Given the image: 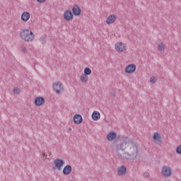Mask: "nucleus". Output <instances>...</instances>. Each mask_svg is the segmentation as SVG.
<instances>
[{"mask_svg":"<svg viewBox=\"0 0 181 181\" xmlns=\"http://www.w3.org/2000/svg\"><path fill=\"white\" fill-rule=\"evenodd\" d=\"M119 149L122 151H125L127 149L132 155H135L138 153V144L134 140L127 137L124 139V141L119 146Z\"/></svg>","mask_w":181,"mask_h":181,"instance_id":"f257e3e1","label":"nucleus"},{"mask_svg":"<svg viewBox=\"0 0 181 181\" xmlns=\"http://www.w3.org/2000/svg\"><path fill=\"white\" fill-rule=\"evenodd\" d=\"M91 73H93V71H91V69L86 67L83 70V74L86 75V76H90Z\"/></svg>","mask_w":181,"mask_h":181,"instance_id":"412c9836","label":"nucleus"},{"mask_svg":"<svg viewBox=\"0 0 181 181\" xmlns=\"http://www.w3.org/2000/svg\"><path fill=\"white\" fill-rule=\"evenodd\" d=\"M52 88L56 94H62L64 91V86H63V83L60 81L54 82L52 84Z\"/></svg>","mask_w":181,"mask_h":181,"instance_id":"20e7f679","label":"nucleus"},{"mask_svg":"<svg viewBox=\"0 0 181 181\" xmlns=\"http://www.w3.org/2000/svg\"><path fill=\"white\" fill-rule=\"evenodd\" d=\"M161 174L163 177H170L172 176V168L166 165L163 166L161 168Z\"/></svg>","mask_w":181,"mask_h":181,"instance_id":"0eeeda50","label":"nucleus"},{"mask_svg":"<svg viewBox=\"0 0 181 181\" xmlns=\"http://www.w3.org/2000/svg\"><path fill=\"white\" fill-rule=\"evenodd\" d=\"M69 131H71V128H69Z\"/></svg>","mask_w":181,"mask_h":181,"instance_id":"c756f323","label":"nucleus"},{"mask_svg":"<svg viewBox=\"0 0 181 181\" xmlns=\"http://www.w3.org/2000/svg\"><path fill=\"white\" fill-rule=\"evenodd\" d=\"M63 166H64V160L60 158H57L54 161V169L55 170H62L63 169Z\"/></svg>","mask_w":181,"mask_h":181,"instance_id":"423d86ee","label":"nucleus"},{"mask_svg":"<svg viewBox=\"0 0 181 181\" xmlns=\"http://www.w3.org/2000/svg\"><path fill=\"white\" fill-rule=\"evenodd\" d=\"M42 159H46V155L45 153H42Z\"/></svg>","mask_w":181,"mask_h":181,"instance_id":"c85d7f7f","label":"nucleus"},{"mask_svg":"<svg viewBox=\"0 0 181 181\" xmlns=\"http://www.w3.org/2000/svg\"><path fill=\"white\" fill-rule=\"evenodd\" d=\"M127 173V168L125 166L122 165L118 168V175L122 176L123 175H125Z\"/></svg>","mask_w":181,"mask_h":181,"instance_id":"6ab92c4d","label":"nucleus"},{"mask_svg":"<svg viewBox=\"0 0 181 181\" xmlns=\"http://www.w3.org/2000/svg\"><path fill=\"white\" fill-rule=\"evenodd\" d=\"M20 37L24 42H33L35 40V33L30 29H24L20 31Z\"/></svg>","mask_w":181,"mask_h":181,"instance_id":"f03ea898","label":"nucleus"},{"mask_svg":"<svg viewBox=\"0 0 181 181\" xmlns=\"http://www.w3.org/2000/svg\"><path fill=\"white\" fill-rule=\"evenodd\" d=\"M72 13L74 16H80L81 15V8L77 4H74L72 7Z\"/></svg>","mask_w":181,"mask_h":181,"instance_id":"9b49d317","label":"nucleus"},{"mask_svg":"<svg viewBox=\"0 0 181 181\" xmlns=\"http://www.w3.org/2000/svg\"><path fill=\"white\" fill-rule=\"evenodd\" d=\"M101 118V114H100V112L98 111H94L92 113V119L93 121H98Z\"/></svg>","mask_w":181,"mask_h":181,"instance_id":"a211bd4d","label":"nucleus"},{"mask_svg":"<svg viewBox=\"0 0 181 181\" xmlns=\"http://www.w3.org/2000/svg\"><path fill=\"white\" fill-rule=\"evenodd\" d=\"M115 50L117 52V53H124V52L128 50V47L127 44L118 42L115 45Z\"/></svg>","mask_w":181,"mask_h":181,"instance_id":"7ed1b4c3","label":"nucleus"},{"mask_svg":"<svg viewBox=\"0 0 181 181\" xmlns=\"http://www.w3.org/2000/svg\"><path fill=\"white\" fill-rule=\"evenodd\" d=\"M63 18L64 21H66V22H70L74 19V15L73 14L71 10L66 9L64 11Z\"/></svg>","mask_w":181,"mask_h":181,"instance_id":"39448f33","label":"nucleus"},{"mask_svg":"<svg viewBox=\"0 0 181 181\" xmlns=\"http://www.w3.org/2000/svg\"><path fill=\"white\" fill-rule=\"evenodd\" d=\"M80 81L83 83V84H87V83H88V75H86L85 74H82L80 76Z\"/></svg>","mask_w":181,"mask_h":181,"instance_id":"f3484780","label":"nucleus"},{"mask_svg":"<svg viewBox=\"0 0 181 181\" xmlns=\"http://www.w3.org/2000/svg\"><path fill=\"white\" fill-rule=\"evenodd\" d=\"M157 46L158 52H165V49H166V46H165V44H163V42H159Z\"/></svg>","mask_w":181,"mask_h":181,"instance_id":"aec40b11","label":"nucleus"},{"mask_svg":"<svg viewBox=\"0 0 181 181\" xmlns=\"http://www.w3.org/2000/svg\"><path fill=\"white\" fill-rule=\"evenodd\" d=\"M13 94H16V95L21 94V88L18 87H14L13 89Z\"/></svg>","mask_w":181,"mask_h":181,"instance_id":"4be33fe9","label":"nucleus"},{"mask_svg":"<svg viewBox=\"0 0 181 181\" xmlns=\"http://www.w3.org/2000/svg\"><path fill=\"white\" fill-rule=\"evenodd\" d=\"M152 141L157 145L162 144V136L159 132H154L152 136Z\"/></svg>","mask_w":181,"mask_h":181,"instance_id":"1a4fd4ad","label":"nucleus"},{"mask_svg":"<svg viewBox=\"0 0 181 181\" xmlns=\"http://www.w3.org/2000/svg\"><path fill=\"white\" fill-rule=\"evenodd\" d=\"M34 104L36 107H42L45 104V98L43 97H37L34 100Z\"/></svg>","mask_w":181,"mask_h":181,"instance_id":"ddd939ff","label":"nucleus"},{"mask_svg":"<svg viewBox=\"0 0 181 181\" xmlns=\"http://www.w3.org/2000/svg\"><path fill=\"white\" fill-rule=\"evenodd\" d=\"M136 70V65L135 64H130L126 66L124 71L126 74H134Z\"/></svg>","mask_w":181,"mask_h":181,"instance_id":"6e6552de","label":"nucleus"},{"mask_svg":"<svg viewBox=\"0 0 181 181\" xmlns=\"http://www.w3.org/2000/svg\"><path fill=\"white\" fill-rule=\"evenodd\" d=\"M73 121L76 125H80L83 123V116L79 114H76L74 115Z\"/></svg>","mask_w":181,"mask_h":181,"instance_id":"f8f14e48","label":"nucleus"},{"mask_svg":"<svg viewBox=\"0 0 181 181\" xmlns=\"http://www.w3.org/2000/svg\"><path fill=\"white\" fill-rule=\"evenodd\" d=\"M117 139V133L115 132H110L107 135V141H112Z\"/></svg>","mask_w":181,"mask_h":181,"instance_id":"4468645a","label":"nucleus"},{"mask_svg":"<svg viewBox=\"0 0 181 181\" xmlns=\"http://www.w3.org/2000/svg\"><path fill=\"white\" fill-rule=\"evenodd\" d=\"M176 153H177V155H181V144L177 147Z\"/></svg>","mask_w":181,"mask_h":181,"instance_id":"b1692460","label":"nucleus"},{"mask_svg":"<svg viewBox=\"0 0 181 181\" xmlns=\"http://www.w3.org/2000/svg\"><path fill=\"white\" fill-rule=\"evenodd\" d=\"M149 175H150L149 173H144L143 176L144 177H149Z\"/></svg>","mask_w":181,"mask_h":181,"instance_id":"a878e982","label":"nucleus"},{"mask_svg":"<svg viewBox=\"0 0 181 181\" xmlns=\"http://www.w3.org/2000/svg\"><path fill=\"white\" fill-rule=\"evenodd\" d=\"M37 2H38V4H45V2H46V0H37Z\"/></svg>","mask_w":181,"mask_h":181,"instance_id":"bb28decb","label":"nucleus"},{"mask_svg":"<svg viewBox=\"0 0 181 181\" xmlns=\"http://www.w3.org/2000/svg\"><path fill=\"white\" fill-rule=\"evenodd\" d=\"M40 42H42V43H45V42H46L45 38H40Z\"/></svg>","mask_w":181,"mask_h":181,"instance_id":"cd10ccee","label":"nucleus"},{"mask_svg":"<svg viewBox=\"0 0 181 181\" xmlns=\"http://www.w3.org/2000/svg\"><path fill=\"white\" fill-rule=\"evenodd\" d=\"M115 22H117V15L114 13L109 15L105 20V23L107 25H112Z\"/></svg>","mask_w":181,"mask_h":181,"instance_id":"9d476101","label":"nucleus"},{"mask_svg":"<svg viewBox=\"0 0 181 181\" xmlns=\"http://www.w3.org/2000/svg\"><path fill=\"white\" fill-rule=\"evenodd\" d=\"M73 170V168L71 167L70 165H66L64 169H63V174L65 175L66 176H68V175H70Z\"/></svg>","mask_w":181,"mask_h":181,"instance_id":"dca6fc26","label":"nucleus"},{"mask_svg":"<svg viewBox=\"0 0 181 181\" xmlns=\"http://www.w3.org/2000/svg\"><path fill=\"white\" fill-rule=\"evenodd\" d=\"M21 52L24 54H26V53H28V49H26V47H21Z\"/></svg>","mask_w":181,"mask_h":181,"instance_id":"393cba45","label":"nucleus"},{"mask_svg":"<svg viewBox=\"0 0 181 181\" xmlns=\"http://www.w3.org/2000/svg\"><path fill=\"white\" fill-rule=\"evenodd\" d=\"M29 19H30V13L28 11H24L21 14V21H23V22H28Z\"/></svg>","mask_w":181,"mask_h":181,"instance_id":"2eb2a0df","label":"nucleus"},{"mask_svg":"<svg viewBox=\"0 0 181 181\" xmlns=\"http://www.w3.org/2000/svg\"><path fill=\"white\" fill-rule=\"evenodd\" d=\"M156 81H157L156 77L152 76L150 78V83H151L152 84H154V83H156Z\"/></svg>","mask_w":181,"mask_h":181,"instance_id":"5701e85b","label":"nucleus"}]
</instances>
